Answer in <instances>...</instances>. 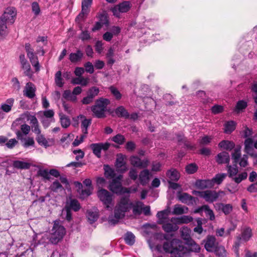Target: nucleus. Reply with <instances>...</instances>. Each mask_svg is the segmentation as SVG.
<instances>
[{"instance_id":"1","label":"nucleus","mask_w":257,"mask_h":257,"mask_svg":"<svg viewBox=\"0 0 257 257\" xmlns=\"http://www.w3.org/2000/svg\"><path fill=\"white\" fill-rule=\"evenodd\" d=\"M143 203L141 201H136L135 203L131 202L128 197H122L114 208V213L115 219H109V222L113 224L117 223L119 219L125 216V212L132 208L135 215H139L143 211Z\"/></svg>"},{"instance_id":"2","label":"nucleus","mask_w":257,"mask_h":257,"mask_svg":"<svg viewBox=\"0 0 257 257\" xmlns=\"http://www.w3.org/2000/svg\"><path fill=\"white\" fill-rule=\"evenodd\" d=\"M65 234L66 229L62 224L61 222L59 220H55L54 221L50 237H48V236L45 234L42 239L49 238V242L51 243L56 244L62 240Z\"/></svg>"},{"instance_id":"3","label":"nucleus","mask_w":257,"mask_h":257,"mask_svg":"<svg viewBox=\"0 0 257 257\" xmlns=\"http://www.w3.org/2000/svg\"><path fill=\"white\" fill-rule=\"evenodd\" d=\"M163 248L165 252L170 253L172 257H183L186 252L182 241L179 239H173L171 242H165Z\"/></svg>"},{"instance_id":"4","label":"nucleus","mask_w":257,"mask_h":257,"mask_svg":"<svg viewBox=\"0 0 257 257\" xmlns=\"http://www.w3.org/2000/svg\"><path fill=\"white\" fill-rule=\"evenodd\" d=\"M108 104V100L106 99L100 98L97 100L95 104L91 106L93 115L97 118L104 117Z\"/></svg>"},{"instance_id":"5","label":"nucleus","mask_w":257,"mask_h":257,"mask_svg":"<svg viewBox=\"0 0 257 257\" xmlns=\"http://www.w3.org/2000/svg\"><path fill=\"white\" fill-rule=\"evenodd\" d=\"M122 178V176L119 175L115 178H113L110 182L108 189L112 192L122 194L125 193H130L131 191V189L124 188L122 186L121 180Z\"/></svg>"},{"instance_id":"6","label":"nucleus","mask_w":257,"mask_h":257,"mask_svg":"<svg viewBox=\"0 0 257 257\" xmlns=\"http://www.w3.org/2000/svg\"><path fill=\"white\" fill-rule=\"evenodd\" d=\"M74 122L73 125L77 126L78 125V121L80 120V127L83 134L87 136L88 134V128L91 124V119L87 118L85 116L80 114L76 117H73L72 119Z\"/></svg>"},{"instance_id":"7","label":"nucleus","mask_w":257,"mask_h":257,"mask_svg":"<svg viewBox=\"0 0 257 257\" xmlns=\"http://www.w3.org/2000/svg\"><path fill=\"white\" fill-rule=\"evenodd\" d=\"M198 195L204 198L207 202H213L216 200V199L221 195H224L223 191H219L217 192L215 191L207 190L204 191L197 192Z\"/></svg>"},{"instance_id":"8","label":"nucleus","mask_w":257,"mask_h":257,"mask_svg":"<svg viewBox=\"0 0 257 257\" xmlns=\"http://www.w3.org/2000/svg\"><path fill=\"white\" fill-rule=\"evenodd\" d=\"M82 89L80 86H76L74 88L72 91L70 90H66L64 91L62 97L68 101L76 103L78 101L77 95L81 93Z\"/></svg>"},{"instance_id":"9","label":"nucleus","mask_w":257,"mask_h":257,"mask_svg":"<svg viewBox=\"0 0 257 257\" xmlns=\"http://www.w3.org/2000/svg\"><path fill=\"white\" fill-rule=\"evenodd\" d=\"M16 15V9L13 7H9L6 9L4 14L0 17V20L8 24H12L15 21Z\"/></svg>"},{"instance_id":"10","label":"nucleus","mask_w":257,"mask_h":257,"mask_svg":"<svg viewBox=\"0 0 257 257\" xmlns=\"http://www.w3.org/2000/svg\"><path fill=\"white\" fill-rule=\"evenodd\" d=\"M97 196L106 208L110 207L112 201V195L110 193L105 189H101L97 191Z\"/></svg>"},{"instance_id":"11","label":"nucleus","mask_w":257,"mask_h":257,"mask_svg":"<svg viewBox=\"0 0 257 257\" xmlns=\"http://www.w3.org/2000/svg\"><path fill=\"white\" fill-rule=\"evenodd\" d=\"M25 49L31 63L36 71H38L40 70L39 63L37 57L34 54V49L31 48V45L29 43L26 44Z\"/></svg>"},{"instance_id":"12","label":"nucleus","mask_w":257,"mask_h":257,"mask_svg":"<svg viewBox=\"0 0 257 257\" xmlns=\"http://www.w3.org/2000/svg\"><path fill=\"white\" fill-rule=\"evenodd\" d=\"M92 4V0H83L82 2L81 12L76 18V21L83 20L89 12V9Z\"/></svg>"},{"instance_id":"13","label":"nucleus","mask_w":257,"mask_h":257,"mask_svg":"<svg viewBox=\"0 0 257 257\" xmlns=\"http://www.w3.org/2000/svg\"><path fill=\"white\" fill-rule=\"evenodd\" d=\"M130 8V3L128 2H124L116 5L112 9V12L114 16L119 17L120 13H125L129 10Z\"/></svg>"},{"instance_id":"14","label":"nucleus","mask_w":257,"mask_h":257,"mask_svg":"<svg viewBox=\"0 0 257 257\" xmlns=\"http://www.w3.org/2000/svg\"><path fill=\"white\" fill-rule=\"evenodd\" d=\"M131 164L134 167L139 168H145L147 167L149 164L148 160H142L137 156H132L130 159Z\"/></svg>"},{"instance_id":"15","label":"nucleus","mask_w":257,"mask_h":257,"mask_svg":"<svg viewBox=\"0 0 257 257\" xmlns=\"http://www.w3.org/2000/svg\"><path fill=\"white\" fill-rule=\"evenodd\" d=\"M214 207L216 211H221L226 215L229 214L233 210V206L231 204L217 203L214 205Z\"/></svg>"},{"instance_id":"16","label":"nucleus","mask_w":257,"mask_h":257,"mask_svg":"<svg viewBox=\"0 0 257 257\" xmlns=\"http://www.w3.org/2000/svg\"><path fill=\"white\" fill-rule=\"evenodd\" d=\"M36 87L34 84L28 82L24 90V95L29 98H33L35 96Z\"/></svg>"},{"instance_id":"17","label":"nucleus","mask_w":257,"mask_h":257,"mask_svg":"<svg viewBox=\"0 0 257 257\" xmlns=\"http://www.w3.org/2000/svg\"><path fill=\"white\" fill-rule=\"evenodd\" d=\"M216 238L213 236H208L205 243V248L209 252L214 251L216 248Z\"/></svg>"},{"instance_id":"18","label":"nucleus","mask_w":257,"mask_h":257,"mask_svg":"<svg viewBox=\"0 0 257 257\" xmlns=\"http://www.w3.org/2000/svg\"><path fill=\"white\" fill-rule=\"evenodd\" d=\"M14 102L15 99L13 98L7 99L4 103L1 104L0 110L4 112L9 113L12 110Z\"/></svg>"},{"instance_id":"19","label":"nucleus","mask_w":257,"mask_h":257,"mask_svg":"<svg viewBox=\"0 0 257 257\" xmlns=\"http://www.w3.org/2000/svg\"><path fill=\"white\" fill-rule=\"evenodd\" d=\"M192 220L193 217L188 215H184L179 217H172L170 219V221L175 222L177 224L189 223Z\"/></svg>"},{"instance_id":"20","label":"nucleus","mask_w":257,"mask_h":257,"mask_svg":"<svg viewBox=\"0 0 257 257\" xmlns=\"http://www.w3.org/2000/svg\"><path fill=\"white\" fill-rule=\"evenodd\" d=\"M170 213V211L169 209L158 212L157 214V217L158 219V223L160 224L164 223L168 219Z\"/></svg>"},{"instance_id":"21","label":"nucleus","mask_w":257,"mask_h":257,"mask_svg":"<svg viewBox=\"0 0 257 257\" xmlns=\"http://www.w3.org/2000/svg\"><path fill=\"white\" fill-rule=\"evenodd\" d=\"M188 212V208L182 206L180 204H176L174 205L173 210L171 213L173 215H182L183 214L187 213Z\"/></svg>"},{"instance_id":"22","label":"nucleus","mask_w":257,"mask_h":257,"mask_svg":"<svg viewBox=\"0 0 257 257\" xmlns=\"http://www.w3.org/2000/svg\"><path fill=\"white\" fill-rule=\"evenodd\" d=\"M162 224V228L164 230L167 232H170L172 231H175L179 228L178 224L175 222H166V221L164 222Z\"/></svg>"},{"instance_id":"23","label":"nucleus","mask_w":257,"mask_h":257,"mask_svg":"<svg viewBox=\"0 0 257 257\" xmlns=\"http://www.w3.org/2000/svg\"><path fill=\"white\" fill-rule=\"evenodd\" d=\"M253 141L251 138L246 139L244 142V149L245 152L252 156L254 155L253 149Z\"/></svg>"},{"instance_id":"24","label":"nucleus","mask_w":257,"mask_h":257,"mask_svg":"<svg viewBox=\"0 0 257 257\" xmlns=\"http://www.w3.org/2000/svg\"><path fill=\"white\" fill-rule=\"evenodd\" d=\"M150 171L148 170H144L141 171L139 175L140 183L143 185H146L149 181Z\"/></svg>"},{"instance_id":"25","label":"nucleus","mask_w":257,"mask_h":257,"mask_svg":"<svg viewBox=\"0 0 257 257\" xmlns=\"http://www.w3.org/2000/svg\"><path fill=\"white\" fill-rule=\"evenodd\" d=\"M216 161L219 164H229L230 161L229 154L226 152H222L218 154Z\"/></svg>"},{"instance_id":"26","label":"nucleus","mask_w":257,"mask_h":257,"mask_svg":"<svg viewBox=\"0 0 257 257\" xmlns=\"http://www.w3.org/2000/svg\"><path fill=\"white\" fill-rule=\"evenodd\" d=\"M252 236V230L250 227H245L243 228L241 232V238L243 240L247 241L250 239Z\"/></svg>"},{"instance_id":"27","label":"nucleus","mask_w":257,"mask_h":257,"mask_svg":"<svg viewBox=\"0 0 257 257\" xmlns=\"http://www.w3.org/2000/svg\"><path fill=\"white\" fill-rule=\"evenodd\" d=\"M13 166L14 168L19 169H28L31 166V164L22 161H15L13 162Z\"/></svg>"},{"instance_id":"28","label":"nucleus","mask_w":257,"mask_h":257,"mask_svg":"<svg viewBox=\"0 0 257 257\" xmlns=\"http://www.w3.org/2000/svg\"><path fill=\"white\" fill-rule=\"evenodd\" d=\"M83 53L77 50L76 53H71L69 55V59L72 63H76L80 61L83 57Z\"/></svg>"},{"instance_id":"29","label":"nucleus","mask_w":257,"mask_h":257,"mask_svg":"<svg viewBox=\"0 0 257 257\" xmlns=\"http://www.w3.org/2000/svg\"><path fill=\"white\" fill-rule=\"evenodd\" d=\"M187 245H188L190 251L199 252L200 250V247L199 245L191 239L188 240Z\"/></svg>"},{"instance_id":"30","label":"nucleus","mask_w":257,"mask_h":257,"mask_svg":"<svg viewBox=\"0 0 257 257\" xmlns=\"http://www.w3.org/2000/svg\"><path fill=\"white\" fill-rule=\"evenodd\" d=\"M88 78L80 76L72 79L71 83L73 84H80L83 86H86L88 83Z\"/></svg>"},{"instance_id":"31","label":"nucleus","mask_w":257,"mask_h":257,"mask_svg":"<svg viewBox=\"0 0 257 257\" xmlns=\"http://www.w3.org/2000/svg\"><path fill=\"white\" fill-rule=\"evenodd\" d=\"M125 159V156L123 155L122 154H118L117 156V159L116 160V166L118 168H121L122 167H124L125 168L123 169V171H125L127 170V168L124 166L125 162L124 160Z\"/></svg>"},{"instance_id":"32","label":"nucleus","mask_w":257,"mask_h":257,"mask_svg":"<svg viewBox=\"0 0 257 257\" xmlns=\"http://www.w3.org/2000/svg\"><path fill=\"white\" fill-rule=\"evenodd\" d=\"M8 24L0 20V40L3 39L8 33Z\"/></svg>"},{"instance_id":"33","label":"nucleus","mask_w":257,"mask_h":257,"mask_svg":"<svg viewBox=\"0 0 257 257\" xmlns=\"http://www.w3.org/2000/svg\"><path fill=\"white\" fill-rule=\"evenodd\" d=\"M235 146L232 142L228 141H222L219 144V147L226 150H231Z\"/></svg>"},{"instance_id":"34","label":"nucleus","mask_w":257,"mask_h":257,"mask_svg":"<svg viewBox=\"0 0 257 257\" xmlns=\"http://www.w3.org/2000/svg\"><path fill=\"white\" fill-rule=\"evenodd\" d=\"M36 139L40 145L44 146L45 148L49 147L47 140L41 133L36 136Z\"/></svg>"},{"instance_id":"35","label":"nucleus","mask_w":257,"mask_h":257,"mask_svg":"<svg viewBox=\"0 0 257 257\" xmlns=\"http://www.w3.org/2000/svg\"><path fill=\"white\" fill-rule=\"evenodd\" d=\"M167 176L171 181H177L180 178L179 173L175 169L168 171L167 173Z\"/></svg>"},{"instance_id":"36","label":"nucleus","mask_w":257,"mask_h":257,"mask_svg":"<svg viewBox=\"0 0 257 257\" xmlns=\"http://www.w3.org/2000/svg\"><path fill=\"white\" fill-rule=\"evenodd\" d=\"M115 113L119 117L127 118L129 116V113L123 106L118 107L115 110Z\"/></svg>"},{"instance_id":"37","label":"nucleus","mask_w":257,"mask_h":257,"mask_svg":"<svg viewBox=\"0 0 257 257\" xmlns=\"http://www.w3.org/2000/svg\"><path fill=\"white\" fill-rule=\"evenodd\" d=\"M72 139L70 138V134H64L60 140V144L63 148L68 146Z\"/></svg>"},{"instance_id":"38","label":"nucleus","mask_w":257,"mask_h":257,"mask_svg":"<svg viewBox=\"0 0 257 257\" xmlns=\"http://www.w3.org/2000/svg\"><path fill=\"white\" fill-rule=\"evenodd\" d=\"M102 146L99 143L92 144L90 145V148L93 151V153L98 157H101V151Z\"/></svg>"},{"instance_id":"39","label":"nucleus","mask_w":257,"mask_h":257,"mask_svg":"<svg viewBox=\"0 0 257 257\" xmlns=\"http://www.w3.org/2000/svg\"><path fill=\"white\" fill-rule=\"evenodd\" d=\"M198 185L201 188H211L213 186V182L211 180H201L198 183Z\"/></svg>"},{"instance_id":"40","label":"nucleus","mask_w":257,"mask_h":257,"mask_svg":"<svg viewBox=\"0 0 257 257\" xmlns=\"http://www.w3.org/2000/svg\"><path fill=\"white\" fill-rule=\"evenodd\" d=\"M179 200L184 203H189L192 200V197L186 193H181L178 196Z\"/></svg>"},{"instance_id":"41","label":"nucleus","mask_w":257,"mask_h":257,"mask_svg":"<svg viewBox=\"0 0 257 257\" xmlns=\"http://www.w3.org/2000/svg\"><path fill=\"white\" fill-rule=\"evenodd\" d=\"M125 242L130 245H132L135 242V236L131 232H127L124 236Z\"/></svg>"},{"instance_id":"42","label":"nucleus","mask_w":257,"mask_h":257,"mask_svg":"<svg viewBox=\"0 0 257 257\" xmlns=\"http://www.w3.org/2000/svg\"><path fill=\"white\" fill-rule=\"evenodd\" d=\"M247 177V173L246 172H243L239 174L237 173L232 181H234L237 184H239L242 181L246 179Z\"/></svg>"},{"instance_id":"43","label":"nucleus","mask_w":257,"mask_h":257,"mask_svg":"<svg viewBox=\"0 0 257 257\" xmlns=\"http://www.w3.org/2000/svg\"><path fill=\"white\" fill-rule=\"evenodd\" d=\"M104 169L105 171L104 174L106 178L112 179L115 178L114 171L108 165H104Z\"/></svg>"},{"instance_id":"44","label":"nucleus","mask_w":257,"mask_h":257,"mask_svg":"<svg viewBox=\"0 0 257 257\" xmlns=\"http://www.w3.org/2000/svg\"><path fill=\"white\" fill-rule=\"evenodd\" d=\"M227 167L228 177L232 180L238 173L237 167L236 166L232 167L230 165H227Z\"/></svg>"},{"instance_id":"45","label":"nucleus","mask_w":257,"mask_h":257,"mask_svg":"<svg viewBox=\"0 0 257 257\" xmlns=\"http://www.w3.org/2000/svg\"><path fill=\"white\" fill-rule=\"evenodd\" d=\"M87 217L90 223H92L97 219L98 214L96 211L89 210L87 212Z\"/></svg>"},{"instance_id":"46","label":"nucleus","mask_w":257,"mask_h":257,"mask_svg":"<svg viewBox=\"0 0 257 257\" xmlns=\"http://www.w3.org/2000/svg\"><path fill=\"white\" fill-rule=\"evenodd\" d=\"M224 131L226 133L229 134L235 130V123L233 121H229L225 123L224 125Z\"/></svg>"},{"instance_id":"47","label":"nucleus","mask_w":257,"mask_h":257,"mask_svg":"<svg viewBox=\"0 0 257 257\" xmlns=\"http://www.w3.org/2000/svg\"><path fill=\"white\" fill-rule=\"evenodd\" d=\"M226 176L225 173L217 174L211 180L213 182V185L215 184H220Z\"/></svg>"},{"instance_id":"48","label":"nucleus","mask_w":257,"mask_h":257,"mask_svg":"<svg viewBox=\"0 0 257 257\" xmlns=\"http://www.w3.org/2000/svg\"><path fill=\"white\" fill-rule=\"evenodd\" d=\"M22 142H23V146L25 148H28L30 146H34L35 145V141L33 138L28 137L25 138Z\"/></svg>"},{"instance_id":"49","label":"nucleus","mask_w":257,"mask_h":257,"mask_svg":"<svg viewBox=\"0 0 257 257\" xmlns=\"http://www.w3.org/2000/svg\"><path fill=\"white\" fill-rule=\"evenodd\" d=\"M240 147H238L235 148L232 154V158L234 160V162L236 163L239 161V159L240 157Z\"/></svg>"},{"instance_id":"50","label":"nucleus","mask_w":257,"mask_h":257,"mask_svg":"<svg viewBox=\"0 0 257 257\" xmlns=\"http://www.w3.org/2000/svg\"><path fill=\"white\" fill-rule=\"evenodd\" d=\"M21 65L23 69L24 70L25 74L28 76H31L32 75V72L31 69L30 65L28 61L22 64Z\"/></svg>"},{"instance_id":"51","label":"nucleus","mask_w":257,"mask_h":257,"mask_svg":"<svg viewBox=\"0 0 257 257\" xmlns=\"http://www.w3.org/2000/svg\"><path fill=\"white\" fill-rule=\"evenodd\" d=\"M55 82L56 85L60 87H62L63 86L64 82L61 77V72L60 71H58L56 73L55 76Z\"/></svg>"},{"instance_id":"52","label":"nucleus","mask_w":257,"mask_h":257,"mask_svg":"<svg viewBox=\"0 0 257 257\" xmlns=\"http://www.w3.org/2000/svg\"><path fill=\"white\" fill-rule=\"evenodd\" d=\"M216 255L224 257L226 256V251L225 248L223 246H217L214 250Z\"/></svg>"},{"instance_id":"53","label":"nucleus","mask_w":257,"mask_h":257,"mask_svg":"<svg viewBox=\"0 0 257 257\" xmlns=\"http://www.w3.org/2000/svg\"><path fill=\"white\" fill-rule=\"evenodd\" d=\"M182 238L185 240H189L190 230L187 227H183L180 229Z\"/></svg>"},{"instance_id":"54","label":"nucleus","mask_w":257,"mask_h":257,"mask_svg":"<svg viewBox=\"0 0 257 257\" xmlns=\"http://www.w3.org/2000/svg\"><path fill=\"white\" fill-rule=\"evenodd\" d=\"M204 212H205L206 215L209 217L210 220H213L215 219V215L212 210H211L209 207L207 205H204Z\"/></svg>"},{"instance_id":"55","label":"nucleus","mask_w":257,"mask_h":257,"mask_svg":"<svg viewBox=\"0 0 257 257\" xmlns=\"http://www.w3.org/2000/svg\"><path fill=\"white\" fill-rule=\"evenodd\" d=\"M111 140L117 144L122 145L125 141V138L123 135L117 134L112 137Z\"/></svg>"},{"instance_id":"56","label":"nucleus","mask_w":257,"mask_h":257,"mask_svg":"<svg viewBox=\"0 0 257 257\" xmlns=\"http://www.w3.org/2000/svg\"><path fill=\"white\" fill-rule=\"evenodd\" d=\"M99 92V89L96 87H92L89 89L87 91V95L90 97H92L93 99L97 96Z\"/></svg>"},{"instance_id":"57","label":"nucleus","mask_w":257,"mask_h":257,"mask_svg":"<svg viewBox=\"0 0 257 257\" xmlns=\"http://www.w3.org/2000/svg\"><path fill=\"white\" fill-rule=\"evenodd\" d=\"M60 121L62 126L64 128L68 127L70 124L69 118L65 115H62L61 116Z\"/></svg>"},{"instance_id":"58","label":"nucleus","mask_w":257,"mask_h":257,"mask_svg":"<svg viewBox=\"0 0 257 257\" xmlns=\"http://www.w3.org/2000/svg\"><path fill=\"white\" fill-rule=\"evenodd\" d=\"M197 168L195 164H190L186 167V171L188 174H193L197 171Z\"/></svg>"},{"instance_id":"59","label":"nucleus","mask_w":257,"mask_h":257,"mask_svg":"<svg viewBox=\"0 0 257 257\" xmlns=\"http://www.w3.org/2000/svg\"><path fill=\"white\" fill-rule=\"evenodd\" d=\"M212 140L211 136H205L202 137L200 140L199 143L202 145H207L210 143Z\"/></svg>"},{"instance_id":"60","label":"nucleus","mask_w":257,"mask_h":257,"mask_svg":"<svg viewBox=\"0 0 257 257\" xmlns=\"http://www.w3.org/2000/svg\"><path fill=\"white\" fill-rule=\"evenodd\" d=\"M73 153L76 155L75 159L77 161L82 159L84 156V152L80 149L73 150Z\"/></svg>"},{"instance_id":"61","label":"nucleus","mask_w":257,"mask_h":257,"mask_svg":"<svg viewBox=\"0 0 257 257\" xmlns=\"http://www.w3.org/2000/svg\"><path fill=\"white\" fill-rule=\"evenodd\" d=\"M32 10L33 13L35 16H38L40 13V8L38 4L36 2H34L32 4Z\"/></svg>"},{"instance_id":"62","label":"nucleus","mask_w":257,"mask_h":257,"mask_svg":"<svg viewBox=\"0 0 257 257\" xmlns=\"http://www.w3.org/2000/svg\"><path fill=\"white\" fill-rule=\"evenodd\" d=\"M86 135L82 134L80 136V137H77L74 141L73 142V145L74 147L78 146L83 142L84 139L86 138Z\"/></svg>"},{"instance_id":"63","label":"nucleus","mask_w":257,"mask_h":257,"mask_svg":"<svg viewBox=\"0 0 257 257\" xmlns=\"http://www.w3.org/2000/svg\"><path fill=\"white\" fill-rule=\"evenodd\" d=\"M110 90L116 99H120L121 98V94L115 87L111 86L110 87Z\"/></svg>"},{"instance_id":"64","label":"nucleus","mask_w":257,"mask_h":257,"mask_svg":"<svg viewBox=\"0 0 257 257\" xmlns=\"http://www.w3.org/2000/svg\"><path fill=\"white\" fill-rule=\"evenodd\" d=\"M70 207L74 211H76L80 208V205L78 202L75 199H72L70 201Z\"/></svg>"}]
</instances>
